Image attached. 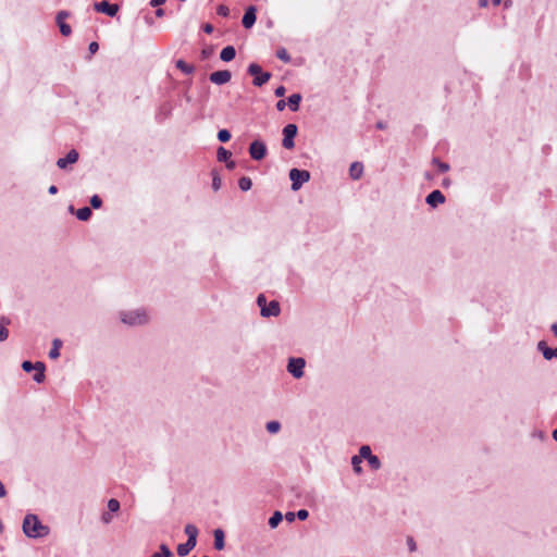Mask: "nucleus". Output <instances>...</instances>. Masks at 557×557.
Masks as SVG:
<instances>
[{
  "mask_svg": "<svg viewBox=\"0 0 557 557\" xmlns=\"http://www.w3.org/2000/svg\"><path fill=\"white\" fill-rule=\"evenodd\" d=\"M23 533L29 539H42L50 533V528L44 524L37 515L27 513L23 519Z\"/></svg>",
  "mask_w": 557,
  "mask_h": 557,
  "instance_id": "nucleus-1",
  "label": "nucleus"
},
{
  "mask_svg": "<svg viewBox=\"0 0 557 557\" xmlns=\"http://www.w3.org/2000/svg\"><path fill=\"white\" fill-rule=\"evenodd\" d=\"M121 321L124 324L136 326V325H143L147 323L148 317L145 310L143 309H136V310H129V311H122L120 313Z\"/></svg>",
  "mask_w": 557,
  "mask_h": 557,
  "instance_id": "nucleus-2",
  "label": "nucleus"
},
{
  "mask_svg": "<svg viewBox=\"0 0 557 557\" xmlns=\"http://www.w3.org/2000/svg\"><path fill=\"white\" fill-rule=\"evenodd\" d=\"M289 180L292 182V190L297 191L301 186L310 180V172L307 170H299L293 168L289 171Z\"/></svg>",
  "mask_w": 557,
  "mask_h": 557,
  "instance_id": "nucleus-3",
  "label": "nucleus"
},
{
  "mask_svg": "<svg viewBox=\"0 0 557 557\" xmlns=\"http://www.w3.org/2000/svg\"><path fill=\"white\" fill-rule=\"evenodd\" d=\"M247 72L253 76L252 84L257 87L264 85L272 76L270 72H263L261 66L257 63H250Z\"/></svg>",
  "mask_w": 557,
  "mask_h": 557,
  "instance_id": "nucleus-4",
  "label": "nucleus"
},
{
  "mask_svg": "<svg viewBox=\"0 0 557 557\" xmlns=\"http://www.w3.org/2000/svg\"><path fill=\"white\" fill-rule=\"evenodd\" d=\"M298 127L296 124H287L283 128L282 146L285 149H293L295 147V136L297 135Z\"/></svg>",
  "mask_w": 557,
  "mask_h": 557,
  "instance_id": "nucleus-5",
  "label": "nucleus"
},
{
  "mask_svg": "<svg viewBox=\"0 0 557 557\" xmlns=\"http://www.w3.org/2000/svg\"><path fill=\"white\" fill-rule=\"evenodd\" d=\"M306 367V361L304 358H289L287 363V371L289 374H292L295 379H300L304 376V369Z\"/></svg>",
  "mask_w": 557,
  "mask_h": 557,
  "instance_id": "nucleus-6",
  "label": "nucleus"
},
{
  "mask_svg": "<svg viewBox=\"0 0 557 557\" xmlns=\"http://www.w3.org/2000/svg\"><path fill=\"white\" fill-rule=\"evenodd\" d=\"M248 151L252 160L260 161L265 158L268 149L264 141L257 139L249 145Z\"/></svg>",
  "mask_w": 557,
  "mask_h": 557,
  "instance_id": "nucleus-7",
  "label": "nucleus"
},
{
  "mask_svg": "<svg viewBox=\"0 0 557 557\" xmlns=\"http://www.w3.org/2000/svg\"><path fill=\"white\" fill-rule=\"evenodd\" d=\"M94 9L97 12L107 14L108 16H111V17L115 16L117 14V12H119V5L115 4V3H110L107 0H102L100 2H96L94 4Z\"/></svg>",
  "mask_w": 557,
  "mask_h": 557,
  "instance_id": "nucleus-8",
  "label": "nucleus"
},
{
  "mask_svg": "<svg viewBox=\"0 0 557 557\" xmlns=\"http://www.w3.org/2000/svg\"><path fill=\"white\" fill-rule=\"evenodd\" d=\"M232 78V74L228 70L216 71L210 74L209 79L211 83L216 85H224Z\"/></svg>",
  "mask_w": 557,
  "mask_h": 557,
  "instance_id": "nucleus-9",
  "label": "nucleus"
},
{
  "mask_svg": "<svg viewBox=\"0 0 557 557\" xmlns=\"http://www.w3.org/2000/svg\"><path fill=\"white\" fill-rule=\"evenodd\" d=\"M281 313L280 302L277 300H271L265 307H262L260 312L261 317L270 318L277 317Z\"/></svg>",
  "mask_w": 557,
  "mask_h": 557,
  "instance_id": "nucleus-10",
  "label": "nucleus"
},
{
  "mask_svg": "<svg viewBox=\"0 0 557 557\" xmlns=\"http://www.w3.org/2000/svg\"><path fill=\"white\" fill-rule=\"evenodd\" d=\"M257 20V9L255 5H250L246 9L242 23L245 28H251Z\"/></svg>",
  "mask_w": 557,
  "mask_h": 557,
  "instance_id": "nucleus-11",
  "label": "nucleus"
},
{
  "mask_svg": "<svg viewBox=\"0 0 557 557\" xmlns=\"http://www.w3.org/2000/svg\"><path fill=\"white\" fill-rule=\"evenodd\" d=\"M425 202L432 207V208H436L438 205H442L445 202V196L444 194L438 190V189H435L433 191H431L426 198H425Z\"/></svg>",
  "mask_w": 557,
  "mask_h": 557,
  "instance_id": "nucleus-12",
  "label": "nucleus"
},
{
  "mask_svg": "<svg viewBox=\"0 0 557 557\" xmlns=\"http://www.w3.org/2000/svg\"><path fill=\"white\" fill-rule=\"evenodd\" d=\"M78 152L75 149H72L67 152V154L64 158H60L57 161V165L60 169H65L67 164H73L78 160Z\"/></svg>",
  "mask_w": 557,
  "mask_h": 557,
  "instance_id": "nucleus-13",
  "label": "nucleus"
},
{
  "mask_svg": "<svg viewBox=\"0 0 557 557\" xmlns=\"http://www.w3.org/2000/svg\"><path fill=\"white\" fill-rule=\"evenodd\" d=\"M537 349L543 354V357L546 360L557 358V347L550 348L544 341L539 342Z\"/></svg>",
  "mask_w": 557,
  "mask_h": 557,
  "instance_id": "nucleus-14",
  "label": "nucleus"
},
{
  "mask_svg": "<svg viewBox=\"0 0 557 557\" xmlns=\"http://www.w3.org/2000/svg\"><path fill=\"white\" fill-rule=\"evenodd\" d=\"M196 545H197V542H194V541L187 539V541L185 543L180 544L177 546V555L181 557L187 556L189 554V552L195 548Z\"/></svg>",
  "mask_w": 557,
  "mask_h": 557,
  "instance_id": "nucleus-15",
  "label": "nucleus"
},
{
  "mask_svg": "<svg viewBox=\"0 0 557 557\" xmlns=\"http://www.w3.org/2000/svg\"><path fill=\"white\" fill-rule=\"evenodd\" d=\"M213 536H214V548L216 550H222L225 546V534H224V531L222 529H215L214 532H213Z\"/></svg>",
  "mask_w": 557,
  "mask_h": 557,
  "instance_id": "nucleus-16",
  "label": "nucleus"
},
{
  "mask_svg": "<svg viewBox=\"0 0 557 557\" xmlns=\"http://www.w3.org/2000/svg\"><path fill=\"white\" fill-rule=\"evenodd\" d=\"M363 174V164L361 162H352L349 168V175L352 180H359Z\"/></svg>",
  "mask_w": 557,
  "mask_h": 557,
  "instance_id": "nucleus-17",
  "label": "nucleus"
},
{
  "mask_svg": "<svg viewBox=\"0 0 557 557\" xmlns=\"http://www.w3.org/2000/svg\"><path fill=\"white\" fill-rule=\"evenodd\" d=\"M301 99H302V97L300 94H298V92L292 94L287 98V106H288L289 110L293 112L298 111Z\"/></svg>",
  "mask_w": 557,
  "mask_h": 557,
  "instance_id": "nucleus-18",
  "label": "nucleus"
},
{
  "mask_svg": "<svg viewBox=\"0 0 557 557\" xmlns=\"http://www.w3.org/2000/svg\"><path fill=\"white\" fill-rule=\"evenodd\" d=\"M235 55H236V50L233 46H226L220 52V59L223 62L232 61L235 58Z\"/></svg>",
  "mask_w": 557,
  "mask_h": 557,
  "instance_id": "nucleus-19",
  "label": "nucleus"
},
{
  "mask_svg": "<svg viewBox=\"0 0 557 557\" xmlns=\"http://www.w3.org/2000/svg\"><path fill=\"white\" fill-rule=\"evenodd\" d=\"M45 370H46L45 363L41 361H37L36 373L33 376V380L36 383H42L45 381Z\"/></svg>",
  "mask_w": 557,
  "mask_h": 557,
  "instance_id": "nucleus-20",
  "label": "nucleus"
},
{
  "mask_svg": "<svg viewBox=\"0 0 557 557\" xmlns=\"http://www.w3.org/2000/svg\"><path fill=\"white\" fill-rule=\"evenodd\" d=\"M184 532L185 534L187 535V539L188 540H191L194 542H197V536H198V528L191 523H188L185 525V529H184Z\"/></svg>",
  "mask_w": 557,
  "mask_h": 557,
  "instance_id": "nucleus-21",
  "label": "nucleus"
},
{
  "mask_svg": "<svg viewBox=\"0 0 557 557\" xmlns=\"http://www.w3.org/2000/svg\"><path fill=\"white\" fill-rule=\"evenodd\" d=\"M61 346H62V341L60 338H54L52 341V347L49 351V357L51 359H57L60 356Z\"/></svg>",
  "mask_w": 557,
  "mask_h": 557,
  "instance_id": "nucleus-22",
  "label": "nucleus"
},
{
  "mask_svg": "<svg viewBox=\"0 0 557 557\" xmlns=\"http://www.w3.org/2000/svg\"><path fill=\"white\" fill-rule=\"evenodd\" d=\"M176 67L181 70L184 74H193L195 71V66L191 64H188L184 60L180 59L176 61Z\"/></svg>",
  "mask_w": 557,
  "mask_h": 557,
  "instance_id": "nucleus-23",
  "label": "nucleus"
},
{
  "mask_svg": "<svg viewBox=\"0 0 557 557\" xmlns=\"http://www.w3.org/2000/svg\"><path fill=\"white\" fill-rule=\"evenodd\" d=\"M75 214L79 221H88L90 219L92 212L89 207H83V208H79Z\"/></svg>",
  "mask_w": 557,
  "mask_h": 557,
  "instance_id": "nucleus-24",
  "label": "nucleus"
},
{
  "mask_svg": "<svg viewBox=\"0 0 557 557\" xmlns=\"http://www.w3.org/2000/svg\"><path fill=\"white\" fill-rule=\"evenodd\" d=\"M283 515L280 511H275L269 519V525L272 529L277 528V525L282 522Z\"/></svg>",
  "mask_w": 557,
  "mask_h": 557,
  "instance_id": "nucleus-25",
  "label": "nucleus"
},
{
  "mask_svg": "<svg viewBox=\"0 0 557 557\" xmlns=\"http://www.w3.org/2000/svg\"><path fill=\"white\" fill-rule=\"evenodd\" d=\"M216 157L220 162H227L228 159H231L232 153L228 150H226L224 147H219Z\"/></svg>",
  "mask_w": 557,
  "mask_h": 557,
  "instance_id": "nucleus-26",
  "label": "nucleus"
},
{
  "mask_svg": "<svg viewBox=\"0 0 557 557\" xmlns=\"http://www.w3.org/2000/svg\"><path fill=\"white\" fill-rule=\"evenodd\" d=\"M252 186V182L250 180V177L248 176H243L238 180V187L243 190V191H247L251 188Z\"/></svg>",
  "mask_w": 557,
  "mask_h": 557,
  "instance_id": "nucleus-27",
  "label": "nucleus"
},
{
  "mask_svg": "<svg viewBox=\"0 0 557 557\" xmlns=\"http://www.w3.org/2000/svg\"><path fill=\"white\" fill-rule=\"evenodd\" d=\"M432 163L436 165L438 171L442 173H445L450 169L448 163L441 161L438 158H433Z\"/></svg>",
  "mask_w": 557,
  "mask_h": 557,
  "instance_id": "nucleus-28",
  "label": "nucleus"
},
{
  "mask_svg": "<svg viewBox=\"0 0 557 557\" xmlns=\"http://www.w3.org/2000/svg\"><path fill=\"white\" fill-rule=\"evenodd\" d=\"M57 24L60 28V33L63 35V36H70L71 33H72V28L71 26L65 23L64 21H57Z\"/></svg>",
  "mask_w": 557,
  "mask_h": 557,
  "instance_id": "nucleus-29",
  "label": "nucleus"
},
{
  "mask_svg": "<svg viewBox=\"0 0 557 557\" xmlns=\"http://www.w3.org/2000/svg\"><path fill=\"white\" fill-rule=\"evenodd\" d=\"M216 137H218L219 141L226 143L231 139L232 135L228 129L223 128L218 132Z\"/></svg>",
  "mask_w": 557,
  "mask_h": 557,
  "instance_id": "nucleus-30",
  "label": "nucleus"
},
{
  "mask_svg": "<svg viewBox=\"0 0 557 557\" xmlns=\"http://www.w3.org/2000/svg\"><path fill=\"white\" fill-rule=\"evenodd\" d=\"M265 429L269 433H277L281 430V423L278 421H270L267 423Z\"/></svg>",
  "mask_w": 557,
  "mask_h": 557,
  "instance_id": "nucleus-31",
  "label": "nucleus"
},
{
  "mask_svg": "<svg viewBox=\"0 0 557 557\" xmlns=\"http://www.w3.org/2000/svg\"><path fill=\"white\" fill-rule=\"evenodd\" d=\"M276 57L285 63L290 62V55L285 48L277 49Z\"/></svg>",
  "mask_w": 557,
  "mask_h": 557,
  "instance_id": "nucleus-32",
  "label": "nucleus"
},
{
  "mask_svg": "<svg viewBox=\"0 0 557 557\" xmlns=\"http://www.w3.org/2000/svg\"><path fill=\"white\" fill-rule=\"evenodd\" d=\"M372 455H373V454H372V451H371L370 446H368V445H362V446L360 447V449H359V456H358V457H360V459H361V458H364V459H367V460H368Z\"/></svg>",
  "mask_w": 557,
  "mask_h": 557,
  "instance_id": "nucleus-33",
  "label": "nucleus"
},
{
  "mask_svg": "<svg viewBox=\"0 0 557 557\" xmlns=\"http://www.w3.org/2000/svg\"><path fill=\"white\" fill-rule=\"evenodd\" d=\"M368 463L369 466L373 469V470H379L382 466L381 463V460L379 459L377 456L375 455H372L369 459H368Z\"/></svg>",
  "mask_w": 557,
  "mask_h": 557,
  "instance_id": "nucleus-34",
  "label": "nucleus"
},
{
  "mask_svg": "<svg viewBox=\"0 0 557 557\" xmlns=\"http://www.w3.org/2000/svg\"><path fill=\"white\" fill-rule=\"evenodd\" d=\"M361 463V459L360 457L358 456H352L351 458V465H352V469L354 471L357 473V474H360L362 472V468L360 466Z\"/></svg>",
  "mask_w": 557,
  "mask_h": 557,
  "instance_id": "nucleus-35",
  "label": "nucleus"
},
{
  "mask_svg": "<svg viewBox=\"0 0 557 557\" xmlns=\"http://www.w3.org/2000/svg\"><path fill=\"white\" fill-rule=\"evenodd\" d=\"M108 509L110 512H116L120 510V502L115 498H111L108 502Z\"/></svg>",
  "mask_w": 557,
  "mask_h": 557,
  "instance_id": "nucleus-36",
  "label": "nucleus"
},
{
  "mask_svg": "<svg viewBox=\"0 0 557 557\" xmlns=\"http://www.w3.org/2000/svg\"><path fill=\"white\" fill-rule=\"evenodd\" d=\"M221 184H222V182H221V178H220L219 174L213 172L212 173V188H213V190H215V191L219 190L221 188Z\"/></svg>",
  "mask_w": 557,
  "mask_h": 557,
  "instance_id": "nucleus-37",
  "label": "nucleus"
},
{
  "mask_svg": "<svg viewBox=\"0 0 557 557\" xmlns=\"http://www.w3.org/2000/svg\"><path fill=\"white\" fill-rule=\"evenodd\" d=\"M36 368H37V362L33 363L32 361L25 360L22 363V369L27 373L32 372L33 370H36Z\"/></svg>",
  "mask_w": 557,
  "mask_h": 557,
  "instance_id": "nucleus-38",
  "label": "nucleus"
},
{
  "mask_svg": "<svg viewBox=\"0 0 557 557\" xmlns=\"http://www.w3.org/2000/svg\"><path fill=\"white\" fill-rule=\"evenodd\" d=\"M90 206L94 209H99L102 206V199L98 195H94L90 198Z\"/></svg>",
  "mask_w": 557,
  "mask_h": 557,
  "instance_id": "nucleus-39",
  "label": "nucleus"
},
{
  "mask_svg": "<svg viewBox=\"0 0 557 557\" xmlns=\"http://www.w3.org/2000/svg\"><path fill=\"white\" fill-rule=\"evenodd\" d=\"M158 554H161L162 557H172L173 556L172 550L169 548V546L166 544L160 545V552Z\"/></svg>",
  "mask_w": 557,
  "mask_h": 557,
  "instance_id": "nucleus-40",
  "label": "nucleus"
},
{
  "mask_svg": "<svg viewBox=\"0 0 557 557\" xmlns=\"http://www.w3.org/2000/svg\"><path fill=\"white\" fill-rule=\"evenodd\" d=\"M216 13L218 15L220 16H223V17H227L228 14H230V9L224 5V4H220L218 8H216Z\"/></svg>",
  "mask_w": 557,
  "mask_h": 557,
  "instance_id": "nucleus-41",
  "label": "nucleus"
},
{
  "mask_svg": "<svg viewBox=\"0 0 557 557\" xmlns=\"http://www.w3.org/2000/svg\"><path fill=\"white\" fill-rule=\"evenodd\" d=\"M407 546L410 553H413L417 550V544L412 536H407Z\"/></svg>",
  "mask_w": 557,
  "mask_h": 557,
  "instance_id": "nucleus-42",
  "label": "nucleus"
},
{
  "mask_svg": "<svg viewBox=\"0 0 557 557\" xmlns=\"http://www.w3.org/2000/svg\"><path fill=\"white\" fill-rule=\"evenodd\" d=\"M267 298L263 294H259L258 297H257V305L259 306L260 308V311L262 310V307H265L267 306Z\"/></svg>",
  "mask_w": 557,
  "mask_h": 557,
  "instance_id": "nucleus-43",
  "label": "nucleus"
},
{
  "mask_svg": "<svg viewBox=\"0 0 557 557\" xmlns=\"http://www.w3.org/2000/svg\"><path fill=\"white\" fill-rule=\"evenodd\" d=\"M296 517H297L299 520L304 521V520H306V519L309 517V512H308V510H306V509H300V510H298V511L296 512Z\"/></svg>",
  "mask_w": 557,
  "mask_h": 557,
  "instance_id": "nucleus-44",
  "label": "nucleus"
},
{
  "mask_svg": "<svg viewBox=\"0 0 557 557\" xmlns=\"http://www.w3.org/2000/svg\"><path fill=\"white\" fill-rule=\"evenodd\" d=\"M9 336V331L2 325L0 324V342H3L8 338Z\"/></svg>",
  "mask_w": 557,
  "mask_h": 557,
  "instance_id": "nucleus-45",
  "label": "nucleus"
},
{
  "mask_svg": "<svg viewBox=\"0 0 557 557\" xmlns=\"http://www.w3.org/2000/svg\"><path fill=\"white\" fill-rule=\"evenodd\" d=\"M286 92V88L285 86L281 85L278 86L275 90H274V94L276 97H283Z\"/></svg>",
  "mask_w": 557,
  "mask_h": 557,
  "instance_id": "nucleus-46",
  "label": "nucleus"
},
{
  "mask_svg": "<svg viewBox=\"0 0 557 557\" xmlns=\"http://www.w3.org/2000/svg\"><path fill=\"white\" fill-rule=\"evenodd\" d=\"M101 520L103 523L108 524L112 521V516H111V512H103L102 516H101Z\"/></svg>",
  "mask_w": 557,
  "mask_h": 557,
  "instance_id": "nucleus-47",
  "label": "nucleus"
},
{
  "mask_svg": "<svg viewBox=\"0 0 557 557\" xmlns=\"http://www.w3.org/2000/svg\"><path fill=\"white\" fill-rule=\"evenodd\" d=\"M69 15L70 13L67 11H60L57 14L55 21H64Z\"/></svg>",
  "mask_w": 557,
  "mask_h": 557,
  "instance_id": "nucleus-48",
  "label": "nucleus"
},
{
  "mask_svg": "<svg viewBox=\"0 0 557 557\" xmlns=\"http://www.w3.org/2000/svg\"><path fill=\"white\" fill-rule=\"evenodd\" d=\"M98 49H99V45L96 41L90 42L88 46V50L91 54L96 53L98 51Z\"/></svg>",
  "mask_w": 557,
  "mask_h": 557,
  "instance_id": "nucleus-49",
  "label": "nucleus"
},
{
  "mask_svg": "<svg viewBox=\"0 0 557 557\" xmlns=\"http://www.w3.org/2000/svg\"><path fill=\"white\" fill-rule=\"evenodd\" d=\"M286 106H287V102L285 100H278L276 102L275 107H276L277 111H283L286 108Z\"/></svg>",
  "mask_w": 557,
  "mask_h": 557,
  "instance_id": "nucleus-50",
  "label": "nucleus"
},
{
  "mask_svg": "<svg viewBox=\"0 0 557 557\" xmlns=\"http://www.w3.org/2000/svg\"><path fill=\"white\" fill-rule=\"evenodd\" d=\"M212 53V49H202L201 51V58L202 60L208 59Z\"/></svg>",
  "mask_w": 557,
  "mask_h": 557,
  "instance_id": "nucleus-51",
  "label": "nucleus"
},
{
  "mask_svg": "<svg viewBox=\"0 0 557 557\" xmlns=\"http://www.w3.org/2000/svg\"><path fill=\"white\" fill-rule=\"evenodd\" d=\"M202 29H203V32H205L206 34H211V33L213 32V29H214V28H213V25H211V24H209V23H208V24H205V25H203Z\"/></svg>",
  "mask_w": 557,
  "mask_h": 557,
  "instance_id": "nucleus-52",
  "label": "nucleus"
},
{
  "mask_svg": "<svg viewBox=\"0 0 557 557\" xmlns=\"http://www.w3.org/2000/svg\"><path fill=\"white\" fill-rule=\"evenodd\" d=\"M165 1L166 0H151L150 1V5L157 8V7L162 5L163 3H165Z\"/></svg>",
  "mask_w": 557,
  "mask_h": 557,
  "instance_id": "nucleus-53",
  "label": "nucleus"
},
{
  "mask_svg": "<svg viewBox=\"0 0 557 557\" xmlns=\"http://www.w3.org/2000/svg\"><path fill=\"white\" fill-rule=\"evenodd\" d=\"M295 517H296V513L294 512H286L285 515V519L288 521V522H293L295 520Z\"/></svg>",
  "mask_w": 557,
  "mask_h": 557,
  "instance_id": "nucleus-54",
  "label": "nucleus"
},
{
  "mask_svg": "<svg viewBox=\"0 0 557 557\" xmlns=\"http://www.w3.org/2000/svg\"><path fill=\"white\" fill-rule=\"evenodd\" d=\"M7 495V490L3 485V483L0 481V498L4 497Z\"/></svg>",
  "mask_w": 557,
  "mask_h": 557,
  "instance_id": "nucleus-55",
  "label": "nucleus"
},
{
  "mask_svg": "<svg viewBox=\"0 0 557 557\" xmlns=\"http://www.w3.org/2000/svg\"><path fill=\"white\" fill-rule=\"evenodd\" d=\"M225 163H226V168H227L228 170H233V169H235V166H236L235 161L230 160V159H228V161H227V162H225Z\"/></svg>",
  "mask_w": 557,
  "mask_h": 557,
  "instance_id": "nucleus-56",
  "label": "nucleus"
},
{
  "mask_svg": "<svg viewBox=\"0 0 557 557\" xmlns=\"http://www.w3.org/2000/svg\"><path fill=\"white\" fill-rule=\"evenodd\" d=\"M375 127L377 129H385L386 128V123L383 122V121H379L376 124H375Z\"/></svg>",
  "mask_w": 557,
  "mask_h": 557,
  "instance_id": "nucleus-57",
  "label": "nucleus"
},
{
  "mask_svg": "<svg viewBox=\"0 0 557 557\" xmlns=\"http://www.w3.org/2000/svg\"><path fill=\"white\" fill-rule=\"evenodd\" d=\"M50 195H55L58 193V187L55 185H51L48 189Z\"/></svg>",
  "mask_w": 557,
  "mask_h": 557,
  "instance_id": "nucleus-58",
  "label": "nucleus"
},
{
  "mask_svg": "<svg viewBox=\"0 0 557 557\" xmlns=\"http://www.w3.org/2000/svg\"><path fill=\"white\" fill-rule=\"evenodd\" d=\"M164 13H165V12H164V10H163V9H161V8H158V9L156 10V16H157V17H162V16L164 15Z\"/></svg>",
  "mask_w": 557,
  "mask_h": 557,
  "instance_id": "nucleus-59",
  "label": "nucleus"
},
{
  "mask_svg": "<svg viewBox=\"0 0 557 557\" xmlns=\"http://www.w3.org/2000/svg\"><path fill=\"white\" fill-rule=\"evenodd\" d=\"M487 4H488V0H479V5L481 8H485V7H487Z\"/></svg>",
  "mask_w": 557,
  "mask_h": 557,
  "instance_id": "nucleus-60",
  "label": "nucleus"
},
{
  "mask_svg": "<svg viewBox=\"0 0 557 557\" xmlns=\"http://www.w3.org/2000/svg\"><path fill=\"white\" fill-rule=\"evenodd\" d=\"M511 4H512V1H511V0H505V2H504V7H505V9L510 8V7H511Z\"/></svg>",
  "mask_w": 557,
  "mask_h": 557,
  "instance_id": "nucleus-61",
  "label": "nucleus"
},
{
  "mask_svg": "<svg viewBox=\"0 0 557 557\" xmlns=\"http://www.w3.org/2000/svg\"><path fill=\"white\" fill-rule=\"evenodd\" d=\"M550 329H552L554 335L557 336V323H554Z\"/></svg>",
  "mask_w": 557,
  "mask_h": 557,
  "instance_id": "nucleus-62",
  "label": "nucleus"
},
{
  "mask_svg": "<svg viewBox=\"0 0 557 557\" xmlns=\"http://www.w3.org/2000/svg\"><path fill=\"white\" fill-rule=\"evenodd\" d=\"M553 438L557 442V429L553 431Z\"/></svg>",
  "mask_w": 557,
  "mask_h": 557,
  "instance_id": "nucleus-63",
  "label": "nucleus"
},
{
  "mask_svg": "<svg viewBox=\"0 0 557 557\" xmlns=\"http://www.w3.org/2000/svg\"><path fill=\"white\" fill-rule=\"evenodd\" d=\"M151 557H162L161 554L154 553Z\"/></svg>",
  "mask_w": 557,
  "mask_h": 557,
  "instance_id": "nucleus-64",
  "label": "nucleus"
}]
</instances>
